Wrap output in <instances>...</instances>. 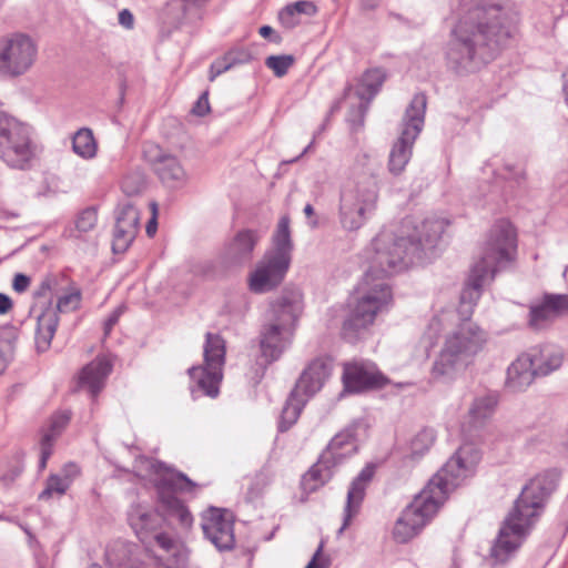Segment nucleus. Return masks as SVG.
<instances>
[{
	"label": "nucleus",
	"instance_id": "obj_1",
	"mask_svg": "<svg viewBox=\"0 0 568 568\" xmlns=\"http://www.w3.org/2000/svg\"><path fill=\"white\" fill-rule=\"evenodd\" d=\"M445 227V221L437 217L425 219L420 225L413 219H405L398 234L384 229L376 235L372 241L371 266L358 284L357 297L343 323L344 338L355 342L374 324L377 315L388 312L393 291L386 277L427 257Z\"/></svg>",
	"mask_w": 568,
	"mask_h": 568
},
{
	"label": "nucleus",
	"instance_id": "obj_2",
	"mask_svg": "<svg viewBox=\"0 0 568 568\" xmlns=\"http://www.w3.org/2000/svg\"><path fill=\"white\" fill-rule=\"evenodd\" d=\"M516 251L517 237L513 224L506 220L496 222L489 232L480 258L471 266L460 293L457 314L462 322L444 336L440 351L433 362V381H455L485 348L488 333L469 318L481 295V288L514 260Z\"/></svg>",
	"mask_w": 568,
	"mask_h": 568
},
{
	"label": "nucleus",
	"instance_id": "obj_3",
	"mask_svg": "<svg viewBox=\"0 0 568 568\" xmlns=\"http://www.w3.org/2000/svg\"><path fill=\"white\" fill-rule=\"evenodd\" d=\"M518 22L519 8L511 1L463 6L445 50L448 67L466 74L487 64L507 45Z\"/></svg>",
	"mask_w": 568,
	"mask_h": 568
},
{
	"label": "nucleus",
	"instance_id": "obj_4",
	"mask_svg": "<svg viewBox=\"0 0 568 568\" xmlns=\"http://www.w3.org/2000/svg\"><path fill=\"white\" fill-rule=\"evenodd\" d=\"M481 459L474 443H464L447 463L429 479L426 487L403 510L393 530L398 542H407L434 517L449 493L473 476Z\"/></svg>",
	"mask_w": 568,
	"mask_h": 568
},
{
	"label": "nucleus",
	"instance_id": "obj_5",
	"mask_svg": "<svg viewBox=\"0 0 568 568\" xmlns=\"http://www.w3.org/2000/svg\"><path fill=\"white\" fill-rule=\"evenodd\" d=\"M557 481L549 473L540 474L524 486L519 497L499 530L491 556L505 561L521 544L538 520L545 503L556 489Z\"/></svg>",
	"mask_w": 568,
	"mask_h": 568
},
{
	"label": "nucleus",
	"instance_id": "obj_6",
	"mask_svg": "<svg viewBox=\"0 0 568 568\" xmlns=\"http://www.w3.org/2000/svg\"><path fill=\"white\" fill-rule=\"evenodd\" d=\"M304 308L300 290H287L272 303L271 315L260 332V362L265 368L291 346Z\"/></svg>",
	"mask_w": 568,
	"mask_h": 568
},
{
	"label": "nucleus",
	"instance_id": "obj_7",
	"mask_svg": "<svg viewBox=\"0 0 568 568\" xmlns=\"http://www.w3.org/2000/svg\"><path fill=\"white\" fill-rule=\"evenodd\" d=\"M293 242L290 217L282 216L272 236V245L247 276V287L254 294H265L277 288L288 272L292 262Z\"/></svg>",
	"mask_w": 568,
	"mask_h": 568
},
{
	"label": "nucleus",
	"instance_id": "obj_8",
	"mask_svg": "<svg viewBox=\"0 0 568 568\" xmlns=\"http://www.w3.org/2000/svg\"><path fill=\"white\" fill-rule=\"evenodd\" d=\"M359 426V423H353L335 435L317 463L303 475L301 486L306 494L325 485L332 478L334 468L357 452L356 430Z\"/></svg>",
	"mask_w": 568,
	"mask_h": 568
},
{
	"label": "nucleus",
	"instance_id": "obj_9",
	"mask_svg": "<svg viewBox=\"0 0 568 568\" xmlns=\"http://www.w3.org/2000/svg\"><path fill=\"white\" fill-rule=\"evenodd\" d=\"M378 201L375 175L363 176L341 193L338 220L343 230L358 231L374 213Z\"/></svg>",
	"mask_w": 568,
	"mask_h": 568
},
{
	"label": "nucleus",
	"instance_id": "obj_10",
	"mask_svg": "<svg viewBox=\"0 0 568 568\" xmlns=\"http://www.w3.org/2000/svg\"><path fill=\"white\" fill-rule=\"evenodd\" d=\"M564 361L562 351L555 345H544L521 354L507 369V386L515 390H524L535 376H547L557 371Z\"/></svg>",
	"mask_w": 568,
	"mask_h": 568
},
{
	"label": "nucleus",
	"instance_id": "obj_11",
	"mask_svg": "<svg viewBox=\"0 0 568 568\" xmlns=\"http://www.w3.org/2000/svg\"><path fill=\"white\" fill-rule=\"evenodd\" d=\"M36 154L31 128L0 111V159L12 169L26 170Z\"/></svg>",
	"mask_w": 568,
	"mask_h": 568
},
{
	"label": "nucleus",
	"instance_id": "obj_12",
	"mask_svg": "<svg viewBox=\"0 0 568 568\" xmlns=\"http://www.w3.org/2000/svg\"><path fill=\"white\" fill-rule=\"evenodd\" d=\"M426 105V95L417 93L406 109L399 136L394 142L388 155L387 169L394 176L400 175L410 161L415 141L424 128Z\"/></svg>",
	"mask_w": 568,
	"mask_h": 568
},
{
	"label": "nucleus",
	"instance_id": "obj_13",
	"mask_svg": "<svg viewBox=\"0 0 568 568\" xmlns=\"http://www.w3.org/2000/svg\"><path fill=\"white\" fill-rule=\"evenodd\" d=\"M225 354V341L219 334L206 333L203 345L204 364L189 369V375L193 382L191 392L194 397L199 393L212 398L219 395Z\"/></svg>",
	"mask_w": 568,
	"mask_h": 568
},
{
	"label": "nucleus",
	"instance_id": "obj_14",
	"mask_svg": "<svg viewBox=\"0 0 568 568\" xmlns=\"http://www.w3.org/2000/svg\"><path fill=\"white\" fill-rule=\"evenodd\" d=\"M37 59V47L21 33L0 40V74L18 77L26 73Z\"/></svg>",
	"mask_w": 568,
	"mask_h": 568
},
{
	"label": "nucleus",
	"instance_id": "obj_15",
	"mask_svg": "<svg viewBox=\"0 0 568 568\" xmlns=\"http://www.w3.org/2000/svg\"><path fill=\"white\" fill-rule=\"evenodd\" d=\"M81 293L78 288H70L58 297L55 306L50 303L37 320L36 347L38 352L50 348L52 338L59 325V313H68L80 306Z\"/></svg>",
	"mask_w": 568,
	"mask_h": 568
},
{
	"label": "nucleus",
	"instance_id": "obj_16",
	"mask_svg": "<svg viewBox=\"0 0 568 568\" xmlns=\"http://www.w3.org/2000/svg\"><path fill=\"white\" fill-rule=\"evenodd\" d=\"M201 527L206 539L219 550H231L235 545L234 523L231 513L211 507L202 515Z\"/></svg>",
	"mask_w": 568,
	"mask_h": 568
},
{
	"label": "nucleus",
	"instance_id": "obj_17",
	"mask_svg": "<svg viewBox=\"0 0 568 568\" xmlns=\"http://www.w3.org/2000/svg\"><path fill=\"white\" fill-rule=\"evenodd\" d=\"M143 155L163 183L176 186L186 182V172L175 155L164 152L154 143L144 145Z\"/></svg>",
	"mask_w": 568,
	"mask_h": 568
},
{
	"label": "nucleus",
	"instance_id": "obj_18",
	"mask_svg": "<svg viewBox=\"0 0 568 568\" xmlns=\"http://www.w3.org/2000/svg\"><path fill=\"white\" fill-rule=\"evenodd\" d=\"M261 240L256 230L244 229L239 231L225 245L221 261L226 267H243L253 258L255 246Z\"/></svg>",
	"mask_w": 568,
	"mask_h": 568
},
{
	"label": "nucleus",
	"instance_id": "obj_19",
	"mask_svg": "<svg viewBox=\"0 0 568 568\" xmlns=\"http://www.w3.org/2000/svg\"><path fill=\"white\" fill-rule=\"evenodd\" d=\"M332 369L333 361L329 357L321 356L314 358L301 374L294 390L308 399L321 390Z\"/></svg>",
	"mask_w": 568,
	"mask_h": 568
},
{
	"label": "nucleus",
	"instance_id": "obj_20",
	"mask_svg": "<svg viewBox=\"0 0 568 568\" xmlns=\"http://www.w3.org/2000/svg\"><path fill=\"white\" fill-rule=\"evenodd\" d=\"M498 405V396L495 393H486L476 396L468 407L463 422L465 433H474L484 428L494 416Z\"/></svg>",
	"mask_w": 568,
	"mask_h": 568
},
{
	"label": "nucleus",
	"instance_id": "obj_21",
	"mask_svg": "<svg viewBox=\"0 0 568 568\" xmlns=\"http://www.w3.org/2000/svg\"><path fill=\"white\" fill-rule=\"evenodd\" d=\"M128 521L138 538L143 544H149L151 534L161 528L163 517L148 505L134 504L128 511Z\"/></svg>",
	"mask_w": 568,
	"mask_h": 568
},
{
	"label": "nucleus",
	"instance_id": "obj_22",
	"mask_svg": "<svg viewBox=\"0 0 568 568\" xmlns=\"http://www.w3.org/2000/svg\"><path fill=\"white\" fill-rule=\"evenodd\" d=\"M565 310H568V295L547 294L540 303L530 306L529 326L542 329Z\"/></svg>",
	"mask_w": 568,
	"mask_h": 568
},
{
	"label": "nucleus",
	"instance_id": "obj_23",
	"mask_svg": "<svg viewBox=\"0 0 568 568\" xmlns=\"http://www.w3.org/2000/svg\"><path fill=\"white\" fill-rule=\"evenodd\" d=\"M381 375L369 363H348L344 365L343 383L348 392L357 393L379 384Z\"/></svg>",
	"mask_w": 568,
	"mask_h": 568
},
{
	"label": "nucleus",
	"instance_id": "obj_24",
	"mask_svg": "<svg viewBox=\"0 0 568 568\" xmlns=\"http://www.w3.org/2000/svg\"><path fill=\"white\" fill-rule=\"evenodd\" d=\"M385 80V72L382 69H372L366 71L362 79L358 88L356 89V94L359 98L361 102L356 108V114L353 118L348 116V121L353 124L357 123V125H362L364 121L365 113L367 112L369 101L376 95L379 91L383 82Z\"/></svg>",
	"mask_w": 568,
	"mask_h": 568
},
{
	"label": "nucleus",
	"instance_id": "obj_25",
	"mask_svg": "<svg viewBox=\"0 0 568 568\" xmlns=\"http://www.w3.org/2000/svg\"><path fill=\"white\" fill-rule=\"evenodd\" d=\"M374 475L373 467H365L362 471L353 479L347 491L346 505L344 508L343 525L338 530L341 535L351 524L354 516L359 510L362 501L365 496L367 484L371 481Z\"/></svg>",
	"mask_w": 568,
	"mask_h": 568
},
{
	"label": "nucleus",
	"instance_id": "obj_26",
	"mask_svg": "<svg viewBox=\"0 0 568 568\" xmlns=\"http://www.w3.org/2000/svg\"><path fill=\"white\" fill-rule=\"evenodd\" d=\"M112 371V363L105 356H98L85 365L80 375L79 384L95 397L105 385V381Z\"/></svg>",
	"mask_w": 568,
	"mask_h": 568
},
{
	"label": "nucleus",
	"instance_id": "obj_27",
	"mask_svg": "<svg viewBox=\"0 0 568 568\" xmlns=\"http://www.w3.org/2000/svg\"><path fill=\"white\" fill-rule=\"evenodd\" d=\"M71 419V414L68 410L54 414L49 424V428L42 436L41 439V455L39 467L44 469L47 462L52 454V446L57 437L63 432Z\"/></svg>",
	"mask_w": 568,
	"mask_h": 568
},
{
	"label": "nucleus",
	"instance_id": "obj_28",
	"mask_svg": "<svg viewBox=\"0 0 568 568\" xmlns=\"http://www.w3.org/2000/svg\"><path fill=\"white\" fill-rule=\"evenodd\" d=\"M455 318L454 310H442L430 318L420 338L427 353L437 344L443 332L455 322Z\"/></svg>",
	"mask_w": 568,
	"mask_h": 568
},
{
	"label": "nucleus",
	"instance_id": "obj_29",
	"mask_svg": "<svg viewBox=\"0 0 568 568\" xmlns=\"http://www.w3.org/2000/svg\"><path fill=\"white\" fill-rule=\"evenodd\" d=\"M151 538L164 552L173 557L174 561L170 564V568H181L185 565L187 551L175 538L165 532H155Z\"/></svg>",
	"mask_w": 568,
	"mask_h": 568
},
{
	"label": "nucleus",
	"instance_id": "obj_30",
	"mask_svg": "<svg viewBox=\"0 0 568 568\" xmlns=\"http://www.w3.org/2000/svg\"><path fill=\"white\" fill-rule=\"evenodd\" d=\"M306 402L307 398L298 394L296 390H292L291 396L286 400L281 413L278 422L280 432H286L297 422Z\"/></svg>",
	"mask_w": 568,
	"mask_h": 568
},
{
	"label": "nucleus",
	"instance_id": "obj_31",
	"mask_svg": "<svg viewBox=\"0 0 568 568\" xmlns=\"http://www.w3.org/2000/svg\"><path fill=\"white\" fill-rule=\"evenodd\" d=\"M72 150L82 159H93L98 150L93 132L88 128H82L77 131L72 139Z\"/></svg>",
	"mask_w": 568,
	"mask_h": 568
},
{
	"label": "nucleus",
	"instance_id": "obj_32",
	"mask_svg": "<svg viewBox=\"0 0 568 568\" xmlns=\"http://www.w3.org/2000/svg\"><path fill=\"white\" fill-rule=\"evenodd\" d=\"M436 439V434L433 428H424L418 432L409 443V454L406 456L412 460H416L426 454L433 446Z\"/></svg>",
	"mask_w": 568,
	"mask_h": 568
},
{
	"label": "nucleus",
	"instance_id": "obj_33",
	"mask_svg": "<svg viewBox=\"0 0 568 568\" xmlns=\"http://www.w3.org/2000/svg\"><path fill=\"white\" fill-rule=\"evenodd\" d=\"M71 485L69 475H51L45 481L44 489L40 493V500H49L53 496L61 497L67 493Z\"/></svg>",
	"mask_w": 568,
	"mask_h": 568
},
{
	"label": "nucleus",
	"instance_id": "obj_34",
	"mask_svg": "<svg viewBox=\"0 0 568 568\" xmlns=\"http://www.w3.org/2000/svg\"><path fill=\"white\" fill-rule=\"evenodd\" d=\"M140 213L131 202L124 203L119 207L115 225L138 233Z\"/></svg>",
	"mask_w": 568,
	"mask_h": 568
},
{
	"label": "nucleus",
	"instance_id": "obj_35",
	"mask_svg": "<svg viewBox=\"0 0 568 568\" xmlns=\"http://www.w3.org/2000/svg\"><path fill=\"white\" fill-rule=\"evenodd\" d=\"M169 515L175 518L183 528H190L193 524V516L187 507L178 498L170 497L166 500Z\"/></svg>",
	"mask_w": 568,
	"mask_h": 568
},
{
	"label": "nucleus",
	"instance_id": "obj_36",
	"mask_svg": "<svg viewBox=\"0 0 568 568\" xmlns=\"http://www.w3.org/2000/svg\"><path fill=\"white\" fill-rule=\"evenodd\" d=\"M17 335L12 332L0 336V375L4 373L14 355Z\"/></svg>",
	"mask_w": 568,
	"mask_h": 568
},
{
	"label": "nucleus",
	"instance_id": "obj_37",
	"mask_svg": "<svg viewBox=\"0 0 568 568\" xmlns=\"http://www.w3.org/2000/svg\"><path fill=\"white\" fill-rule=\"evenodd\" d=\"M133 468L135 473L141 477H146L152 474H161L164 469H166L164 464L144 456L135 459Z\"/></svg>",
	"mask_w": 568,
	"mask_h": 568
},
{
	"label": "nucleus",
	"instance_id": "obj_38",
	"mask_svg": "<svg viewBox=\"0 0 568 568\" xmlns=\"http://www.w3.org/2000/svg\"><path fill=\"white\" fill-rule=\"evenodd\" d=\"M138 233L114 226L112 248L114 253H123L131 245Z\"/></svg>",
	"mask_w": 568,
	"mask_h": 568
},
{
	"label": "nucleus",
	"instance_id": "obj_39",
	"mask_svg": "<svg viewBox=\"0 0 568 568\" xmlns=\"http://www.w3.org/2000/svg\"><path fill=\"white\" fill-rule=\"evenodd\" d=\"M98 222V212L94 207L82 210L75 219V230L79 233H88L94 230Z\"/></svg>",
	"mask_w": 568,
	"mask_h": 568
},
{
	"label": "nucleus",
	"instance_id": "obj_40",
	"mask_svg": "<svg viewBox=\"0 0 568 568\" xmlns=\"http://www.w3.org/2000/svg\"><path fill=\"white\" fill-rule=\"evenodd\" d=\"M293 63L292 55H270L265 59V65L278 78L284 77Z\"/></svg>",
	"mask_w": 568,
	"mask_h": 568
},
{
	"label": "nucleus",
	"instance_id": "obj_41",
	"mask_svg": "<svg viewBox=\"0 0 568 568\" xmlns=\"http://www.w3.org/2000/svg\"><path fill=\"white\" fill-rule=\"evenodd\" d=\"M121 187L126 195H136L145 187V178L141 172L130 173L123 178Z\"/></svg>",
	"mask_w": 568,
	"mask_h": 568
},
{
	"label": "nucleus",
	"instance_id": "obj_42",
	"mask_svg": "<svg viewBox=\"0 0 568 568\" xmlns=\"http://www.w3.org/2000/svg\"><path fill=\"white\" fill-rule=\"evenodd\" d=\"M168 481L172 488L180 490V491H184V493H191L197 487V484H195L193 480H191L183 473L170 474Z\"/></svg>",
	"mask_w": 568,
	"mask_h": 568
},
{
	"label": "nucleus",
	"instance_id": "obj_43",
	"mask_svg": "<svg viewBox=\"0 0 568 568\" xmlns=\"http://www.w3.org/2000/svg\"><path fill=\"white\" fill-rule=\"evenodd\" d=\"M278 19L282 26L287 29H293L300 23L298 14L294 12L290 4L281 10Z\"/></svg>",
	"mask_w": 568,
	"mask_h": 568
},
{
	"label": "nucleus",
	"instance_id": "obj_44",
	"mask_svg": "<svg viewBox=\"0 0 568 568\" xmlns=\"http://www.w3.org/2000/svg\"><path fill=\"white\" fill-rule=\"evenodd\" d=\"M226 61L233 67L244 64L251 61V54L245 50H230L225 54Z\"/></svg>",
	"mask_w": 568,
	"mask_h": 568
},
{
	"label": "nucleus",
	"instance_id": "obj_45",
	"mask_svg": "<svg viewBox=\"0 0 568 568\" xmlns=\"http://www.w3.org/2000/svg\"><path fill=\"white\" fill-rule=\"evenodd\" d=\"M232 69V65L226 61L225 55L216 59L210 67L209 80L214 81L216 77Z\"/></svg>",
	"mask_w": 568,
	"mask_h": 568
},
{
	"label": "nucleus",
	"instance_id": "obj_46",
	"mask_svg": "<svg viewBox=\"0 0 568 568\" xmlns=\"http://www.w3.org/2000/svg\"><path fill=\"white\" fill-rule=\"evenodd\" d=\"M295 13L306 14L308 17L314 16L317 12L316 6L312 1L300 0L290 4Z\"/></svg>",
	"mask_w": 568,
	"mask_h": 568
},
{
	"label": "nucleus",
	"instance_id": "obj_47",
	"mask_svg": "<svg viewBox=\"0 0 568 568\" xmlns=\"http://www.w3.org/2000/svg\"><path fill=\"white\" fill-rule=\"evenodd\" d=\"M210 112V103H209V94L207 92H203L194 106L192 108V113L199 116H204Z\"/></svg>",
	"mask_w": 568,
	"mask_h": 568
},
{
	"label": "nucleus",
	"instance_id": "obj_48",
	"mask_svg": "<svg viewBox=\"0 0 568 568\" xmlns=\"http://www.w3.org/2000/svg\"><path fill=\"white\" fill-rule=\"evenodd\" d=\"M58 280L55 276H47L40 284L36 296H44L48 292H55Z\"/></svg>",
	"mask_w": 568,
	"mask_h": 568
},
{
	"label": "nucleus",
	"instance_id": "obj_49",
	"mask_svg": "<svg viewBox=\"0 0 568 568\" xmlns=\"http://www.w3.org/2000/svg\"><path fill=\"white\" fill-rule=\"evenodd\" d=\"M29 285H30L29 276H27L22 273H18L14 275V278L12 282V287L17 293L26 292L28 290Z\"/></svg>",
	"mask_w": 568,
	"mask_h": 568
},
{
	"label": "nucleus",
	"instance_id": "obj_50",
	"mask_svg": "<svg viewBox=\"0 0 568 568\" xmlns=\"http://www.w3.org/2000/svg\"><path fill=\"white\" fill-rule=\"evenodd\" d=\"M150 207H151V211H152V216L150 219V221L148 222L146 224V234L152 237L155 232H156V229H158V222H156V219H158V204L155 202H151L150 203Z\"/></svg>",
	"mask_w": 568,
	"mask_h": 568
},
{
	"label": "nucleus",
	"instance_id": "obj_51",
	"mask_svg": "<svg viewBox=\"0 0 568 568\" xmlns=\"http://www.w3.org/2000/svg\"><path fill=\"white\" fill-rule=\"evenodd\" d=\"M119 23L125 29L133 28L134 18L130 10L123 9L119 12Z\"/></svg>",
	"mask_w": 568,
	"mask_h": 568
},
{
	"label": "nucleus",
	"instance_id": "obj_52",
	"mask_svg": "<svg viewBox=\"0 0 568 568\" xmlns=\"http://www.w3.org/2000/svg\"><path fill=\"white\" fill-rule=\"evenodd\" d=\"M11 308H12L11 298L6 294L0 293V314L1 315L7 314Z\"/></svg>",
	"mask_w": 568,
	"mask_h": 568
},
{
	"label": "nucleus",
	"instance_id": "obj_53",
	"mask_svg": "<svg viewBox=\"0 0 568 568\" xmlns=\"http://www.w3.org/2000/svg\"><path fill=\"white\" fill-rule=\"evenodd\" d=\"M122 312H123V310L121 307H119L109 316V318L105 322V332L106 333L116 324Z\"/></svg>",
	"mask_w": 568,
	"mask_h": 568
},
{
	"label": "nucleus",
	"instance_id": "obj_54",
	"mask_svg": "<svg viewBox=\"0 0 568 568\" xmlns=\"http://www.w3.org/2000/svg\"><path fill=\"white\" fill-rule=\"evenodd\" d=\"M322 550H323V545H320V547L317 548V550L315 551V554L313 555L311 561L307 564V566L305 568H322L317 560L322 554Z\"/></svg>",
	"mask_w": 568,
	"mask_h": 568
},
{
	"label": "nucleus",
	"instance_id": "obj_55",
	"mask_svg": "<svg viewBox=\"0 0 568 568\" xmlns=\"http://www.w3.org/2000/svg\"><path fill=\"white\" fill-rule=\"evenodd\" d=\"M79 474V468L74 464L67 465L64 469L62 470V475H69L71 477V480L74 476Z\"/></svg>",
	"mask_w": 568,
	"mask_h": 568
},
{
	"label": "nucleus",
	"instance_id": "obj_56",
	"mask_svg": "<svg viewBox=\"0 0 568 568\" xmlns=\"http://www.w3.org/2000/svg\"><path fill=\"white\" fill-rule=\"evenodd\" d=\"M379 0H362V8L364 10H374L378 7Z\"/></svg>",
	"mask_w": 568,
	"mask_h": 568
},
{
	"label": "nucleus",
	"instance_id": "obj_57",
	"mask_svg": "<svg viewBox=\"0 0 568 568\" xmlns=\"http://www.w3.org/2000/svg\"><path fill=\"white\" fill-rule=\"evenodd\" d=\"M258 32L263 38H271L275 33L274 29L270 26L261 27Z\"/></svg>",
	"mask_w": 568,
	"mask_h": 568
},
{
	"label": "nucleus",
	"instance_id": "obj_58",
	"mask_svg": "<svg viewBox=\"0 0 568 568\" xmlns=\"http://www.w3.org/2000/svg\"><path fill=\"white\" fill-rule=\"evenodd\" d=\"M185 7L194 6L200 7L202 6L206 0H182Z\"/></svg>",
	"mask_w": 568,
	"mask_h": 568
},
{
	"label": "nucleus",
	"instance_id": "obj_59",
	"mask_svg": "<svg viewBox=\"0 0 568 568\" xmlns=\"http://www.w3.org/2000/svg\"><path fill=\"white\" fill-rule=\"evenodd\" d=\"M564 78V93L566 95V101L568 102V70L562 74Z\"/></svg>",
	"mask_w": 568,
	"mask_h": 568
},
{
	"label": "nucleus",
	"instance_id": "obj_60",
	"mask_svg": "<svg viewBox=\"0 0 568 568\" xmlns=\"http://www.w3.org/2000/svg\"><path fill=\"white\" fill-rule=\"evenodd\" d=\"M303 212H304V214H305L307 217L313 216V215H314V207H313V205H312V204H310V203H308V204H306V205L304 206Z\"/></svg>",
	"mask_w": 568,
	"mask_h": 568
},
{
	"label": "nucleus",
	"instance_id": "obj_61",
	"mask_svg": "<svg viewBox=\"0 0 568 568\" xmlns=\"http://www.w3.org/2000/svg\"><path fill=\"white\" fill-rule=\"evenodd\" d=\"M311 146H312V143H310V144H308V145L303 150V152L301 153V155H304L305 153H307V152H308V150L311 149Z\"/></svg>",
	"mask_w": 568,
	"mask_h": 568
},
{
	"label": "nucleus",
	"instance_id": "obj_62",
	"mask_svg": "<svg viewBox=\"0 0 568 568\" xmlns=\"http://www.w3.org/2000/svg\"><path fill=\"white\" fill-rule=\"evenodd\" d=\"M310 225H311L312 227H316V226H317V221H316V220L311 221V222H310Z\"/></svg>",
	"mask_w": 568,
	"mask_h": 568
},
{
	"label": "nucleus",
	"instance_id": "obj_63",
	"mask_svg": "<svg viewBox=\"0 0 568 568\" xmlns=\"http://www.w3.org/2000/svg\"><path fill=\"white\" fill-rule=\"evenodd\" d=\"M88 568H102V567L98 564H92Z\"/></svg>",
	"mask_w": 568,
	"mask_h": 568
},
{
	"label": "nucleus",
	"instance_id": "obj_64",
	"mask_svg": "<svg viewBox=\"0 0 568 568\" xmlns=\"http://www.w3.org/2000/svg\"><path fill=\"white\" fill-rule=\"evenodd\" d=\"M281 38L278 36H276L274 39H272V41L274 42H280Z\"/></svg>",
	"mask_w": 568,
	"mask_h": 568
}]
</instances>
